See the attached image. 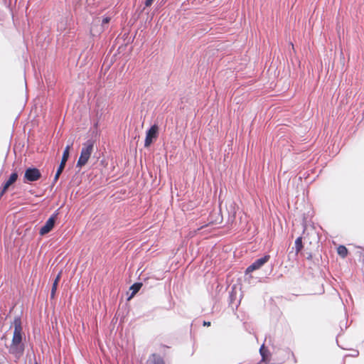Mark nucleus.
<instances>
[{"label":"nucleus","instance_id":"nucleus-1","mask_svg":"<svg viewBox=\"0 0 364 364\" xmlns=\"http://www.w3.org/2000/svg\"><path fill=\"white\" fill-rule=\"evenodd\" d=\"M14 335L9 347V353L19 358L23 353L24 347L22 344L23 328L21 320L19 317H16L14 320Z\"/></svg>","mask_w":364,"mask_h":364},{"label":"nucleus","instance_id":"nucleus-2","mask_svg":"<svg viewBox=\"0 0 364 364\" xmlns=\"http://www.w3.org/2000/svg\"><path fill=\"white\" fill-rule=\"evenodd\" d=\"M94 149V141L87 140L82 144L80 157L77 161V167L82 168L88 162Z\"/></svg>","mask_w":364,"mask_h":364},{"label":"nucleus","instance_id":"nucleus-3","mask_svg":"<svg viewBox=\"0 0 364 364\" xmlns=\"http://www.w3.org/2000/svg\"><path fill=\"white\" fill-rule=\"evenodd\" d=\"M159 127L156 124H154L151 127V128L146 132L145 141H144V147L148 148L151 146V144L156 140L159 135Z\"/></svg>","mask_w":364,"mask_h":364},{"label":"nucleus","instance_id":"nucleus-4","mask_svg":"<svg viewBox=\"0 0 364 364\" xmlns=\"http://www.w3.org/2000/svg\"><path fill=\"white\" fill-rule=\"evenodd\" d=\"M41 173L39 169L36 168H28L26 170L24 173L25 182H33L40 179Z\"/></svg>","mask_w":364,"mask_h":364},{"label":"nucleus","instance_id":"nucleus-5","mask_svg":"<svg viewBox=\"0 0 364 364\" xmlns=\"http://www.w3.org/2000/svg\"><path fill=\"white\" fill-rule=\"evenodd\" d=\"M270 259L269 255H264L263 257L256 259L251 265H250L245 271L246 274L252 272L257 269H260L265 263H267Z\"/></svg>","mask_w":364,"mask_h":364},{"label":"nucleus","instance_id":"nucleus-6","mask_svg":"<svg viewBox=\"0 0 364 364\" xmlns=\"http://www.w3.org/2000/svg\"><path fill=\"white\" fill-rule=\"evenodd\" d=\"M57 215L58 213H55L53 215H51L46 222L45 225L41 228L39 231V234L41 235H44L53 230L55 223Z\"/></svg>","mask_w":364,"mask_h":364},{"label":"nucleus","instance_id":"nucleus-7","mask_svg":"<svg viewBox=\"0 0 364 364\" xmlns=\"http://www.w3.org/2000/svg\"><path fill=\"white\" fill-rule=\"evenodd\" d=\"M18 178V174L17 173H13L11 174L9 178L8 181H6V183L4 184L2 187V190L1 191V196H3L6 191L8 190L9 187L11 186L13 183H14Z\"/></svg>","mask_w":364,"mask_h":364},{"label":"nucleus","instance_id":"nucleus-8","mask_svg":"<svg viewBox=\"0 0 364 364\" xmlns=\"http://www.w3.org/2000/svg\"><path fill=\"white\" fill-rule=\"evenodd\" d=\"M147 364H166L164 359L156 353L151 354L148 360Z\"/></svg>","mask_w":364,"mask_h":364},{"label":"nucleus","instance_id":"nucleus-9","mask_svg":"<svg viewBox=\"0 0 364 364\" xmlns=\"http://www.w3.org/2000/svg\"><path fill=\"white\" fill-rule=\"evenodd\" d=\"M61 274L62 272H60L57 277H55L53 283V286H52V289H51V292H50V298L52 299H53L55 298V293H56V291H57V288H58V283L60 280V278H61Z\"/></svg>","mask_w":364,"mask_h":364},{"label":"nucleus","instance_id":"nucleus-10","mask_svg":"<svg viewBox=\"0 0 364 364\" xmlns=\"http://www.w3.org/2000/svg\"><path fill=\"white\" fill-rule=\"evenodd\" d=\"M142 287V283L141 282H136L132 284L130 287V290L132 291V293L129 297V299H132L134 296V295L140 290L141 287Z\"/></svg>","mask_w":364,"mask_h":364},{"label":"nucleus","instance_id":"nucleus-11","mask_svg":"<svg viewBox=\"0 0 364 364\" xmlns=\"http://www.w3.org/2000/svg\"><path fill=\"white\" fill-rule=\"evenodd\" d=\"M73 146V142H71L70 144H68L65 147V149H64V151H63V156H62V159H61V161L63 163H66L68 158H69V155H70V149L72 148Z\"/></svg>","mask_w":364,"mask_h":364},{"label":"nucleus","instance_id":"nucleus-12","mask_svg":"<svg viewBox=\"0 0 364 364\" xmlns=\"http://www.w3.org/2000/svg\"><path fill=\"white\" fill-rule=\"evenodd\" d=\"M302 248H303L302 239L301 237H299L295 240V249H296L295 255H297L301 252Z\"/></svg>","mask_w":364,"mask_h":364},{"label":"nucleus","instance_id":"nucleus-13","mask_svg":"<svg viewBox=\"0 0 364 364\" xmlns=\"http://www.w3.org/2000/svg\"><path fill=\"white\" fill-rule=\"evenodd\" d=\"M348 252V249L343 245H340L337 248V253L342 258H345L347 256Z\"/></svg>","mask_w":364,"mask_h":364},{"label":"nucleus","instance_id":"nucleus-14","mask_svg":"<svg viewBox=\"0 0 364 364\" xmlns=\"http://www.w3.org/2000/svg\"><path fill=\"white\" fill-rule=\"evenodd\" d=\"M65 164L66 163H63L62 161H60L59 167H58V168L57 170V171H58V173H62L63 172V169L65 168Z\"/></svg>","mask_w":364,"mask_h":364},{"label":"nucleus","instance_id":"nucleus-15","mask_svg":"<svg viewBox=\"0 0 364 364\" xmlns=\"http://www.w3.org/2000/svg\"><path fill=\"white\" fill-rule=\"evenodd\" d=\"M110 20H111V18L109 17H105L102 19V26H104L105 24H108L109 23Z\"/></svg>","mask_w":364,"mask_h":364},{"label":"nucleus","instance_id":"nucleus-16","mask_svg":"<svg viewBox=\"0 0 364 364\" xmlns=\"http://www.w3.org/2000/svg\"><path fill=\"white\" fill-rule=\"evenodd\" d=\"M154 1V0H146V1H145V6H146V7L150 6L152 4V3H153V1Z\"/></svg>","mask_w":364,"mask_h":364},{"label":"nucleus","instance_id":"nucleus-17","mask_svg":"<svg viewBox=\"0 0 364 364\" xmlns=\"http://www.w3.org/2000/svg\"><path fill=\"white\" fill-rule=\"evenodd\" d=\"M61 173H58V171H56V173H55V177H54V182H56L58 180V178H59V177H60Z\"/></svg>","mask_w":364,"mask_h":364},{"label":"nucleus","instance_id":"nucleus-18","mask_svg":"<svg viewBox=\"0 0 364 364\" xmlns=\"http://www.w3.org/2000/svg\"><path fill=\"white\" fill-rule=\"evenodd\" d=\"M210 321H204L203 322V326H210Z\"/></svg>","mask_w":364,"mask_h":364},{"label":"nucleus","instance_id":"nucleus-19","mask_svg":"<svg viewBox=\"0 0 364 364\" xmlns=\"http://www.w3.org/2000/svg\"><path fill=\"white\" fill-rule=\"evenodd\" d=\"M260 350V353H261V354H262V357H263V358H264V353H263V346H262V347H261V348H260V350Z\"/></svg>","mask_w":364,"mask_h":364},{"label":"nucleus","instance_id":"nucleus-20","mask_svg":"<svg viewBox=\"0 0 364 364\" xmlns=\"http://www.w3.org/2000/svg\"><path fill=\"white\" fill-rule=\"evenodd\" d=\"M233 205V209H235V203H232ZM235 214H236V211L235 210H233V217L235 218Z\"/></svg>","mask_w":364,"mask_h":364}]
</instances>
